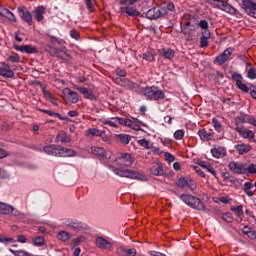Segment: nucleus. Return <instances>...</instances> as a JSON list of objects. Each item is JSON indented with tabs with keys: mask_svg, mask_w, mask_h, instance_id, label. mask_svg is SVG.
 Returning a JSON list of instances; mask_svg holds the SVG:
<instances>
[{
	"mask_svg": "<svg viewBox=\"0 0 256 256\" xmlns=\"http://www.w3.org/2000/svg\"><path fill=\"white\" fill-rule=\"evenodd\" d=\"M18 13L22 21L25 23H28L29 25H33V15H31V12L27 9L25 6L18 7Z\"/></svg>",
	"mask_w": 256,
	"mask_h": 256,
	"instance_id": "nucleus-7",
	"label": "nucleus"
},
{
	"mask_svg": "<svg viewBox=\"0 0 256 256\" xmlns=\"http://www.w3.org/2000/svg\"><path fill=\"white\" fill-rule=\"evenodd\" d=\"M91 151L93 155H97L98 157H105V149L102 147L92 146Z\"/></svg>",
	"mask_w": 256,
	"mask_h": 256,
	"instance_id": "nucleus-31",
	"label": "nucleus"
},
{
	"mask_svg": "<svg viewBox=\"0 0 256 256\" xmlns=\"http://www.w3.org/2000/svg\"><path fill=\"white\" fill-rule=\"evenodd\" d=\"M44 243H45V237L38 236L34 238V245H36V247H41L43 246Z\"/></svg>",
	"mask_w": 256,
	"mask_h": 256,
	"instance_id": "nucleus-42",
	"label": "nucleus"
},
{
	"mask_svg": "<svg viewBox=\"0 0 256 256\" xmlns=\"http://www.w3.org/2000/svg\"><path fill=\"white\" fill-rule=\"evenodd\" d=\"M44 153L46 155H52L53 157H59V145H48L44 147Z\"/></svg>",
	"mask_w": 256,
	"mask_h": 256,
	"instance_id": "nucleus-16",
	"label": "nucleus"
},
{
	"mask_svg": "<svg viewBox=\"0 0 256 256\" xmlns=\"http://www.w3.org/2000/svg\"><path fill=\"white\" fill-rule=\"evenodd\" d=\"M228 167L232 173H235L236 175H245V163H238V162H230L228 164Z\"/></svg>",
	"mask_w": 256,
	"mask_h": 256,
	"instance_id": "nucleus-9",
	"label": "nucleus"
},
{
	"mask_svg": "<svg viewBox=\"0 0 256 256\" xmlns=\"http://www.w3.org/2000/svg\"><path fill=\"white\" fill-rule=\"evenodd\" d=\"M13 211H15V209L12 206H9L5 203L0 204V213H2V215H9L13 213Z\"/></svg>",
	"mask_w": 256,
	"mask_h": 256,
	"instance_id": "nucleus-26",
	"label": "nucleus"
},
{
	"mask_svg": "<svg viewBox=\"0 0 256 256\" xmlns=\"http://www.w3.org/2000/svg\"><path fill=\"white\" fill-rule=\"evenodd\" d=\"M58 59H62V61H66V62H69V61H73V57H71V55L63 50H59L58 52Z\"/></svg>",
	"mask_w": 256,
	"mask_h": 256,
	"instance_id": "nucleus-29",
	"label": "nucleus"
},
{
	"mask_svg": "<svg viewBox=\"0 0 256 256\" xmlns=\"http://www.w3.org/2000/svg\"><path fill=\"white\" fill-rule=\"evenodd\" d=\"M121 13H126L129 17H143L141 12H139L136 8L130 6L120 7Z\"/></svg>",
	"mask_w": 256,
	"mask_h": 256,
	"instance_id": "nucleus-11",
	"label": "nucleus"
},
{
	"mask_svg": "<svg viewBox=\"0 0 256 256\" xmlns=\"http://www.w3.org/2000/svg\"><path fill=\"white\" fill-rule=\"evenodd\" d=\"M198 135L202 141H211L215 137L213 132H207L205 129H200Z\"/></svg>",
	"mask_w": 256,
	"mask_h": 256,
	"instance_id": "nucleus-21",
	"label": "nucleus"
},
{
	"mask_svg": "<svg viewBox=\"0 0 256 256\" xmlns=\"http://www.w3.org/2000/svg\"><path fill=\"white\" fill-rule=\"evenodd\" d=\"M61 49H58V48H55V47H52V46H47L46 47V51H49V53H50V55H52V57H58V55H59V51H60Z\"/></svg>",
	"mask_w": 256,
	"mask_h": 256,
	"instance_id": "nucleus-38",
	"label": "nucleus"
},
{
	"mask_svg": "<svg viewBox=\"0 0 256 256\" xmlns=\"http://www.w3.org/2000/svg\"><path fill=\"white\" fill-rule=\"evenodd\" d=\"M83 241H85V237L80 236V237L72 240V245H73V247H77V245L83 243Z\"/></svg>",
	"mask_w": 256,
	"mask_h": 256,
	"instance_id": "nucleus-49",
	"label": "nucleus"
},
{
	"mask_svg": "<svg viewBox=\"0 0 256 256\" xmlns=\"http://www.w3.org/2000/svg\"><path fill=\"white\" fill-rule=\"evenodd\" d=\"M64 93L66 95H69L71 103H77L79 101V95L77 94V92L72 91L69 88H65Z\"/></svg>",
	"mask_w": 256,
	"mask_h": 256,
	"instance_id": "nucleus-23",
	"label": "nucleus"
},
{
	"mask_svg": "<svg viewBox=\"0 0 256 256\" xmlns=\"http://www.w3.org/2000/svg\"><path fill=\"white\" fill-rule=\"evenodd\" d=\"M199 167H202V169H206V171H208V173H211V175H217V172L215 171V169L213 168V166H211V164L206 163L205 161H200L198 163Z\"/></svg>",
	"mask_w": 256,
	"mask_h": 256,
	"instance_id": "nucleus-24",
	"label": "nucleus"
},
{
	"mask_svg": "<svg viewBox=\"0 0 256 256\" xmlns=\"http://www.w3.org/2000/svg\"><path fill=\"white\" fill-rule=\"evenodd\" d=\"M114 173L119 177H126L127 179H136L137 181H146L147 177L135 170L115 168Z\"/></svg>",
	"mask_w": 256,
	"mask_h": 256,
	"instance_id": "nucleus-2",
	"label": "nucleus"
},
{
	"mask_svg": "<svg viewBox=\"0 0 256 256\" xmlns=\"http://www.w3.org/2000/svg\"><path fill=\"white\" fill-rule=\"evenodd\" d=\"M247 77H248V79L255 80L256 79V69L253 67H250L247 71Z\"/></svg>",
	"mask_w": 256,
	"mask_h": 256,
	"instance_id": "nucleus-43",
	"label": "nucleus"
},
{
	"mask_svg": "<svg viewBox=\"0 0 256 256\" xmlns=\"http://www.w3.org/2000/svg\"><path fill=\"white\" fill-rule=\"evenodd\" d=\"M123 253H126V256H135L137 255V250L135 248L123 249Z\"/></svg>",
	"mask_w": 256,
	"mask_h": 256,
	"instance_id": "nucleus-47",
	"label": "nucleus"
},
{
	"mask_svg": "<svg viewBox=\"0 0 256 256\" xmlns=\"http://www.w3.org/2000/svg\"><path fill=\"white\" fill-rule=\"evenodd\" d=\"M181 201L185 203L191 209H195V211H207V206L205 203L200 200L199 197L189 195V194H182L180 195Z\"/></svg>",
	"mask_w": 256,
	"mask_h": 256,
	"instance_id": "nucleus-1",
	"label": "nucleus"
},
{
	"mask_svg": "<svg viewBox=\"0 0 256 256\" xmlns=\"http://www.w3.org/2000/svg\"><path fill=\"white\" fill-rule=\"evenodd\" d=\"M165 160L168 163H173V161H175V156L169 152H165Z\"/></svg>",
	"mask_w": 256,
	"mask_h": 256,
	"instance_id": "nucleus-52",
	"label": "nucleus"
},
{
	"mask_svg": "<svg viewBox=\"0 0 256 256\" xmlns=\"http://www.w3.org/2000/svg\"><path fill=\"white\" fill-rule=\"evenodd\" d=\"M112 121H115V123H118L119 125H124V127H127L129 123V119L119 117L112 118Z\"/></svg>",
	"mask_w": 256,
	"mask_h": 256,
	"instance_id": "nucleus-37",
	"label": "nucleus"
},
{
	"mask_svg": "<svg viewBox=\"0 0 256 256\" xmlns=\"http://www.w3.org/2000/svg\"><path fill=\"white\" fill-rule=\"evenodd\" d=\"M223 221H226V223H233V214L231 212H227L222 214Z\"/></svg>",
	"mask_w": 256,
	"mask_h": 256,
	"instance_id": "nucleus-41",
	"label": "nucleus"
},
{
	"mask_svg": "<svg viewBox=\"0 0 256 256\" xmlns=\"http://www.w3.org/2000/svg\"><path fill=\"white\" fill-rule=\"evenodd\" d=\"M231 211H235L237 217H241V215H243V206L239 205L237 207H232Z\"/></svg>",
	"mask_w": 256,
	"mask_h": 256,
	"instance_id": "nucleus-45",
	"label": "nucleus"
},
{
	"mask_svg": "<svg viewBox=\"0 0 256 256\" xmlns=\"http://www.w3.org/2000/svg\"><path fill=\"white\" fill-rule=\"evenodd\" d=\"M143 95L147 99H152L153 101H159V99H165V92L160 90L157 86L146 87L143 89Z\"/></svg>",
	"mask_w": 256,
	"mask_h": 256,
	"instance_id": "nucleus-3",
	"label": "nucleus"
},
{
	"mask_svg": "<svg viewBox=\"0 0 256 256\" xmlns=\"http://www.w3.org/2000/svg\"><path fill=\"white\" fill-rule=\"evenodd\" d=\"M165 16H167V8L165 7H154L146 12V18L150 19V21H153V19H161V17Z\"/></svg>",
	"mask_w": 256,
	"mask_h": 256,
	"instance_id": "nucleus-4",
	"label": "nucleus"
},
{
	"mask_svg": "<svg viewBox=\"0 0 256 256\" xmlns=\"http://www.w3.org/2000/svg\"><path fill=\"white\" fill-rule=\"evenodd\" d=\"M141 125L142 127H147V125H145V123L141 122V120L138 119H134L131 120L129 119V123L128 126L130 129H133L134 131H143V129H141Z\"/></svg>",
	"mask_w": 256,
	"mask_h": 256,
	"instance_id": "nucleus-17",
	"label": "nucleus"
},
{
	"mask_svg": "<svg viewBox=\"0 0 256 256\" xmlns=\"http://www.w3.org/2000/svg\"><path fill=\"white\" fill-rule=\"evenodd\" d=\"M194 171H196L200 175V177H205V172H203V170H201V167L194 166Z\"/></svg>",
	"mask_w": 256,
	"mask_h": 256,
	"instance_id": "nucleus-64",
	"label": "nucleus"
},
{
	"mask_svg": "<svg viewBox=\"0 0 256 256\" xmlns=\"http://www.w3.org/2000/svg\"><path fill=\"white\" fill-rule=\"evenodd\" d=\"M70 37H72V39H75V41H79V39H81V34H79V31L73 29L70 31Z\"/></svg>",
	"mask_w": 256,
	"mask_h": 256,
	"instance_id": "nucleus-46",
	"label": "nucleus"
},
{
	"mask_svg": "<svg viewBox=\"0 0 256 256\" xmlns=\"http://www.w3.org/2000/svg\"><path fill=\"white\" fill-rule=\"evenodd\" d=\"M103 123H104V125H110V127H115V128L118 127L117 126V122H115V120L114 121H112V120H104Z\"/></svg>",
	"mask_w": 256,
	"mask_h": 256,
	"instance_id": "nucleus-61",
	"label": "nucleus"
},
{
	"mask_svg": "<svg viewBox=\"0 0 256 256\" xmlns=\"http://www.w3.org/2000/svg\"><path fill=\"white\" fill-rule=\"evenodd\" d=\"M138 143L141 147H144V149H149V142L147 139L138 140Z\"/></svg>",
	"mask_w": 256,
	"mask_h": 256,
	"instance_id": "nucleus-54",
	"label": "nucleus"
},
{
	"mask_svg": "<svg viewBox=\"0 0 256 256\" xmlns=\"http://www.w3.org/2000/svg\"><path fill=\"white\" fill-rule=\"evenodd\" d=\"M231 55H233V48H227L222 54L215 58V61L218 65H225V62L229 61V57H231Z\"/></svg>",
	"mask_w": 256,
	"mask_h": 256,
	"instance_id": "nucleus-10",
	"label": "nucleus"
},
{
	"mask_svg": "<svg viewBox=\"0 0 256 256\" xmlns=\"http://www.w3.org/2000/svg\"><path fill=\"white\" fill-rule=\"evenodd\" d=\"M242 9H244L247 15L256 19V2H253V0H243Z\"/></svg>",
	"mask_w": 256,
	"mask_h": 256,
	"instance_id": "nucleus-5",
	"label": "nucleus"
},
{
	"mask_svg": "<svg viewBox=\"0 0 256 256\" xmlns=\"http://www.w3.org/2000/svg\"><path fill=\"white\" fill-rule=\"evenodd\" d=\"M237 133L244 139H255V132L251 130L244 129L243 127H236Z\"/></svg>",
	"mask_w": 256,
	"mask_h": 256,
	"instance_id": "nucleus-14",
	"label": "nucleus"
},
{
	"mask_svg": "<svg viewBox=\"0 0 256 256\" xmlns=\"http://www.w3.org/2000/svg\"><path fill=\"white\" fill-rule=\"evenodd\" d=\"M247 173H249L250 175L256 174L255 164L247 165V163H245V175H247Z\"/></svg>",
	"mask_w": 256,
	"mask_h": 256,
	"instance_id": "nucleus-35",
	"label": "nucleus"
},
{
	"mask_svg": "<svg viewBox=\"0 0 256 256\" xmlns=\"http://www.w3.org/2000/svg\"><path fill=\"white\" fill-rule=\"evenodd\" d=\"M76 152L71 148L58 147V157H75Z\"/></svg>",
	"mask_w": 256,
	"mask_h": 256,
	"instance_id": "nucleus-15",
	"label": "nucleus"
},
{
	"mask_svg": "<svg viewBox=\"0 0 256 256\" xmlns=\"http://www.w3.org/2000/svg\"><path fill=\"white\" fill-rule=\"evenodd\" d=\"M7 61H11V63H19V61H21V58L17 53H13L8 57Z\"/></svg>",
	"mask_w": 256,
	"mask_h": 256,
	"instance_id": "nucleus-44",
	"label": "nucleus"
},
{
	"mask_svg": "<svg viewBox=\"0 0 256 256\" xmlns=\"http://www.w3.org/2000/svg\"><path fill=\"white\" fill-rule=\"evenodd\" d=\"M236 151H238L239 155H245L251 151V145L249 144H237L235 145Z\"/></svg>",
	"mask_w": 256,
	"mask_h": 256,
	"instance_id": "nucleus-22",
	"label": "nucleus"
},
{
	"mask_svg": "<svg viewBox=\"0 0 256 256\" xmlns=\"http://www.w3.org/2000/svg\"><path fill=\"white\" fill-rule=\"evenodd\" d=\"M4 67H0V75L2 77H5L6 79H12V77H15V72L11 70V66L9 64L3 63Z\"/></svg>",
	"mask_w": 256,
	"mask_h": 256,
	"instance_id": "nucleus-12",
	"label": "nucleus"
},
{
	"mask_svg": "<svg viewBox=\"0 0 256 256\" xmlns=\"http://www.w3.org/2000/svg\"><path fill=\"white\" fill-rule=\"evenodd\" d=\"M116 73H117L118 77H126L127 76V72L121 68L116 69Z\"/></svg>",
	"mask_w": 256,
	"mask_h": 256,
	"instance_id": "nucleus-62",
	"label": "nucleus"
},
{
	"mask_svg": "<svg viewBox=\"0 0 256 256\" xmlns=\"http://www.w3.org/2000/svg\"><path fill=\"white\" fill-rule=\"evenodd\" d=\"M176 185L177 187H180V189H185V187L189 185V179H187L186 177L179 178L176 181Z\"/></svg>",
	"mask_w": 256,
	"mask_h": 256,
	"instance_id": "nucleus-33",
	"label": "nucleus"
},
{
	"mask_svg": "<svg viewBox=\"0 0 256 256\" xmlns=\"http://www.w3.org/2000/svg\"><path fill=\"white\" fill-rule=\"evenodd\" d=\"M74 89L79 91V93H81L85 99H89L90 101H97V96L93 93L92 89L79 86H75Z\"/></svg>",
	"mask_w": 256,
	"mask_h": 256,
	"instance_id": "nucleus-8",
	"label": "nucleus"
},
{
	"mask_svg": "<svg viewBox=\"0 0 256 256\" xmlns=\"http://www.w3.org/2000/svg\"><path fill=\"white\" fill-rule=\"evenodd\" d=\"M139 2V0H119L120 5H135V3Z\"/></svg>",
	"mask_w": 256,
	"mask_h": 256,
	"instance_id": "nucleus-48",
	"label": "nucleus"
},
{
	"mask_svg": "<svg viewBox=\"0 0 256 256\" xmlns=\"http://www.w3.org/2000/svg\"><path fill=\"white\" fill-rule=\"evenodd\" d=\"M209 46V40L208 38H200V47H208Z\"/></svg>",
	"mask_w": 256,
	"mask_h": 256,
	"instance_id": "nucleus-59",
	"label": "nucleus"
},
{
	"mask_svg": "<svg viewBox=\"0 0 256 256\" xmlns=\"http://www.w3.org/2000/svg\"><path fill=\"white\" fill-rule=\"evenodd\" d=\"M116 161L122 165H125L126 167H131V165H133V158L129 153H122L121 156L116 159Z\"/></svg>",
	"mask_w": 256,
	"mask_h": 256,
	"instance_id": "nucleus-13",
	"label": "nucleus"
},
{
	"mask_svg": "<svg viewBox=\"0 0 256 256\" xmlns=\"http://www.w3.org/2000/svg\"><path fill=\"white\" fill-rule=\"evenodd\" d=\"M6 19H8V21H11L12 23H17V18L15 17V14H13V12H9L8 16H6Z\"/></svg>",
	"mask_w": 256,
	"mask_h": 256,
	"instance_id": "nucleus-58",
	"label": "nucleus"
},
{
	"mask_svg": "<svg viewBox=\"0 0 256 256\" xmlns=\"http://www.w3.org/2000/svg\"><path fill=\"white\" fill-rule=\"evenodd\" d=\"M211 153H212L213 157H216V159H220V157H223V154L217 148H213L211 150Z\"/></svg>",
	"mask_w": 256,
	"mask_h": 256,
	"instance_id": "nucleus-51",
	"label": "nucleus"
},
{
	"mask_svg": "<svg viewBox=\"0 0 256 256\" xmlns=\"http://www.w3.org/2000/svg\"><path fill=\"white\" fill-rule=\"evenodd\" d=\"M86 135L87 137H101L103 135V132L96 128H90L86 131Z\"/></svg>",
	"mask_w": 256,
	"mask_h": 256,
	"instance_id": "nucleus-28",
	"label": "nucleus"
},
{
	"mask_svg": "<svg viewBox=\"0 0 256 256\" xmlns=\"http://www.w3.org/2000/svg\"><path fill=\"white\" fill-rule=\"evenodd\" d=\"M96 246L99 249H111L113 245L103 237L96 238Z\"/></svg>",
	"mask_w": 256,
	"mask_h": 256,
	"instance_id": "nucleus-18",
	"label": "nucleus"
},
{
	"mask_svg": "<svg viewBox=\"0 0 256 256\" xmlns=\"http://www.w3.org/2000/svg\"><path fill=\"white\" fill-rule=\"evenodd\" d=\"M116 137L119 139L120 143H123V145H129V142L131 141V136L127 134H118Z\"/></svg>",
	"mask_w": 256,
	"mask_h": 256,
	"instance_id": "nucleus-32",
	"label": "nucleus"
},
{
	"mask_svg": "<svg viewBox=\"0 0 256 256\" xmlns=\"http://www.w3.org/2000/svg\"><path fill=\"white\" fill-rule=\"evenodd\" d=\"M33 15L35 19L40 23V21L43 19V15H45V7L44 6H38L33 10Z\"/></svg>",
	"mask_w": 256,
	"mask_h": 256,
	"instance_id": "nucleus-20",
	"label": "nucleus"
},
{
	"mask_svg": "<svg viewBox=\"0 0 256 256\" xmlns=\"http://www.w3.org/2000/svg\"><path fill=\"white\" fill-rule=\"evenodd\" d=\"M42 93L44 95V97L50 101V103H52V105H55L56 107L59 106V103L57 102V98L53 96V94H51V92L47 91V89L45 88V86H42Z\"/></svg>",
	"mask_w": 256,
	"mask_h": 256,
	"instance_id": "nucleus-19",
	"label": "nucleus"
},
{
	"mask_svg": "<svg viewBox=\"0 0 256 256\" xmlns=\"http://www.w3.org/2000/svg\"><path fill=\"white\" fill-rule=\"evenodd\" d=\"M143 59H145V61H153L154 57H153V54L151 52H145L143 54Z\"/></svg>",
	"mask_w": 256,
	"mask_h": 256,
	"instance_id": "nucleus-55",
	"label": "nucleus"
},
{
	"mask_svg": "<svg viewBox=\"0 0 256 256\" xmlns=\"http://www.w3.org/2000/svg\"><path fill=\"white\" fill-rule=\"evenodd\" d=\"M151 173H152V175H155L156 177L163 175V173H164L163 166H158L157 168L152 169Z\"/></svg>",
	"mask_w": 256,
	"mask_h": 256,
	"instance_id": "nucleus-40",
	"label": "nucleus"
},
{
	"mask_svg": "<svg viewBox=\"0 0 256 256\" xmlns=\"http://www.w3.org/2000/svg\"><path fill=\"white\" fill-rule=\"evenodd\" d=\"M174 137L178 140L183 139V137H185V132L183 130H176L174 132Z\"/></svg>",
	"mask_w": 256,
	"mask_h": 256,
	"instance_id": "nucleus-50",
	"label": "nucleus"
},
{
	"mask_svg": "<svg viewBox=\"0 0 256 256\" xmlns=\"http://www.w3.org/2000/svg\"><path fill=\"white\" fill-rule=\"evenodd\" d=\"M233 81L236 82V86L243 91V93H249L250 87L247 84L243 83V76L237 72L232 74Z\"/></svg>",
	"mask_w": 256,
	"mask_h": 256,
	"instance_id": "nucleus-6",
	"label": "nucleus"
},
{
	"mask_svg": "<svg viewBox=\"0 0 256 256\" xmlns=\"http://www.w3.org/2000/svg\"><path fill=\"white\" fill-rule=\"evenodd\" d=\"M10 12H11V11H9V9H7V8H2V9L0 10V15H1V17H5V18L7 19V17H8V15H9Z\"/></svg>",
	"mask_w": 256,
	"mask_h": 256,
	"instance_id": "nucleus-60",
	"label": "nucleus"
},
{
	"mask_svg": "<svg viewBox=\"0 0 256 256\" xmlns=\"http://www.w3.org/2000/svg\"><path fill=\"white\" fill-rule=\"evenodd\" d=\"M212 123H213L214 129H215V131H217V133H221V131H223V125H221V122H219V120H217V118H213Z\"/></svg>",
	"mask_w": 256,
	"mask_h": 256,
	"instance_id": "nucleus-36",
	"label": "nucleus"
},
{
	"mask_svg": "<svg viewBox=\"0 0 256 256\" xmlns=\"http://www.w3.org/2000/svg\"><path fill=\"white\" fill-rule=\"evenodd\" d=\"M24 53L33 54L38 53L37 48L32 45H24Z\"/></svg>",
	"mask_w": 256,
	"mask_h": 256,
	"instance_id": "nucleus-39",
	"label": "nucleus"
},
{
	"mask_svg": "<svg viewBox=\"0 0 256 256\" xmlns=\"http://www.w3.org/2000/svg\"><path fill=\"white\" fill-rule=\"evenodd\" d=\"M44 113H46V115H49L50 117H53V116L58 117V119H60V121H68L69 120V118L61 116L60 113L53 112L50 110L44 111Z\"/></svg>",
	"mask_w": 256,
	"mask_h": 256,
	"instance_id": "nucleus-34",
	"label": "nucleus"
},
{
	"mask_svg": "<svg viewBox=\"0 0 256 256\" xmlns=\"http://www.w3.org/2000/svg\"><path fill=\"white\" fill-rule=\"evenodd\" d=\"M57 239L59 241H69V239H71V234H69V232L63 230L58 232L57 234Z\"/></svg>",
	"mask_w": 256,
	"mask_h": 256,
	"instance_id": "nucleus-30",
	"label": "nucleus"
},
{
	"mask_svg": "<svg viewBox=\"0 0 256 256\" xmlns=\"http://www.w3.org/2000/svg\"><path fill=\"white\" fill-rule=\"evenodd\" d=\"M199 26L201 27V29L207 30L209 29V22H207V20H201L199 22Z\"/></svg>",
	"mask_w": 256,
	"mask_h": 256,
	"instance_id": "nucleus-57",
	"label": "nucleus"
},
{
	"mask_svg": "<svg viewBox=\"0 0 256 256\" xmlns=\"http://www.w3.org/2000/svg\"><path fill=\"white\" fill-rule=\"evenodd\" d=\"M166 11L167 12L168 11H171V12L175 11V4H173V2H168L167 6H166Z\"/></svg>",
	"mask_w": 256,
	"mask_h": 256,
	"instance_id": "nucleus-63",
	"label": "nucleus"
},
{
	"mask_svg": "<svg viewBox=\"0 0 256 256\" xmlns=\"http://www.w3.org/2000/svg\"><path fill=\"white\" fill-rule=\"evenodd\" d=\"M250 95L252 99H256V85L250 84Z\"/></svg>",
	"mask_w": 256,
	"mask_h": 256,
	"instance_id": "nucleus-53",
	"label": "nucleus"
},
{
	"mask_svg": "<svg viewBox=\"0 0 256 256\" xmlns=\"http://www.w3.org/2000/svg\"><path fill=\"white\" fill-rule=\"evenodd\" d=\"M222 11H225L226 13H230V15H237V9H235V7H233L231 4L225 1L222 6Z\"/></svg>",
	"mask_w": 256,
	"mask_h": 256,
	"instance_id": "nucleus-25",
	"label": "nucleus"
},
{
	"mask_svg": "<svg viewBox=\"0 0 256 256\" xmlns=\"http://www.w3.org/2000/svg\"><path fill=\"white\" fill-rule=\"evenodd\" d=\"M160 55H162V57H165V59H173V57H175V50L168 48L167 50L162 49L160 50Z\"/></svg>",
	"mask_w": 256,
	"mask_h": 256,
	"instance_id": "nucleus-27",
	"label": "nucleus"
},
{
	"mask_svg": "<svg viewBox=\"0 0 256 256\" xmlns=\"http://www.w3.org/2000/svg\"><path fill=\"white\" fill-rule=\"evenodd\" d=\"M187 187H189L190 191H195L197 189V185H195V182L191 179H188Z\"/></svg>",
	"mask_w": 256,
	"mask_h": 256,
	"instance_id": "nucleus-56",
	"label": "nucleus"
}]
</instances>
